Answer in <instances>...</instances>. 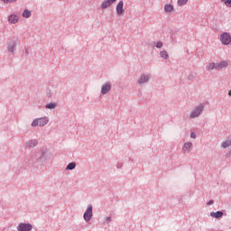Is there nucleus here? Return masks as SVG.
I'll list each match as a JSON object with an SVG mask.
<instances>
[{
    "label": "nucleus",
    "mask_w": 231,
    "mask_h": 231,
    "mask_svg": "<svg viewBox=\"0 0 231 231\" xmlns=\"http://www.w3.org/2000/svg\"><path fill=\"white\" fill-rule=\"evenodd\" d=\"M49 161H51V152H49L45 148H42L40 151L32 154V162L33 163H47Z\"/></svg>",
    "instance_id": "1"
},
{
    "label": "nucleus",
    "mask_w": 231,
    "mask_h": 231,
    "mask_svg": "<svg viewBox=\"0 0 231 231\" xmlns=\"http://www.w3.org/2000/svg\"><path fill=\"white\" fill-rule=\"evenodd\" d=\"M202 113H204V105L200 103L190 110V113H189V119H198L202 116Z\"/></svg>",
    "instance_id": "2"
},
{
    "label": "nucleus",
    "mask_w": 231,
    "mask_h": 231,
    "mask_svg": "<svg viewBox=\"0 0 231 231\" xmlns=\"http://www.w3.org/2000/svg\"><path fill=\"white\" fill-rule=\"evenodd\" d=\"M49 124V117L48 116H42L35 118L32 121L30 124V126L32 128H36V127H43Z\"/></svg>",
    "instance_id": "3"
},
{
    "label": "nucleus",
    "mask_w": 231,
    "mask_h": 231,
    "mask_svg": "<svg viewBox=\"0 0 231 231\" xmlns=\"http://www.w3.org/2000/svg\"><path fill=\"white\" fill-rule=\"evenodd\" d=\"M150 81L151 73H141V75L137 77V85H139L140 87L149 84Z\"/></svg>",
    "instance_id": "4"
},
{
    "label": "nucleus",
    "mask_w": 231,
    "mask_h": 231,
    "mask_svg": "<svg viewBox=\"0 0 231 231\" xmlns=\"http://www.w3.org/2000/svg\"><path fill=\"white\" fill-rule=\"evenodd\" d=\"M219 42L224 46L231 45V34L229 32H221L219 34Z\"/></svg>",
    "instance_id": "5"
},
{
    "label": "nucleus",
    "mask_w": 231,
    "mask_h": 231,
    "mask_svg": "<svg viewBox=\"0 0 231 231\" xmlns=\"http://www.w3.org/2000/svg\"><path fill=\"white\" fill-rule=\"evenodd\" d=\"M91 218H93V206L88 205V208H86V212H84V221L88 223L91 221Z\"/></svg>",
    "instance_id": "6"
},
{
    "label": "nucleus",
    "mask_w": 231,
    "mask_h": 231,
    "mask_svg": "<svg viewBox=\"0 0 231 231\" xmlns=\"http://www.w3.org/2000/svg\"><path fill=\"white\" fill-rule=\"evenodd\" d=\"M110 90H112V83L110 81H106L101 85V96L108 95Z\"/></svg>",
    "instance_id": "7"
},
{
    "label": "nucleus",
    "mask_w": 231,
    "mask_h": 231,
    "mask_svg": "<svg viewBox=\"0 0 231 231\" xmlns=\"http://www.w3.org/2000/svg\"><path fill=\"white\" fill-rule=\"evenodd\" d=\"M7 51L9 52V55H14L16 51V41L11 40L7 42Z\"/></svg>",
    "instance_id": "8"
},
{
    "label": "nucleus",
    "mask_w": 231,
    "mask_h": 231,
    "mask_svg": "<svg viewBox=\"0 0 231 231\" xmlns=\"http://www.w3.org/2000/svg\"><path fill=\"white\" fill-rule=\"evenodd\" d=\"M32 228L30 223H20L16 226V231H32Z\"/></svg>",
    "instance_id": "9"
},
{
    "label": "nucleus",
    "mask_w": 231,
    "mask_h": 231,
    "mask_svg": "<svg viewBox=\"0 0 231 231\" xmlns=\"http://www.w3.org/2000/svg\"><path fill=\"white\" fill-rule=\"evenodd\" d=\"M192 151V143L185 142L183 143V146L181 147L182 154H189Z\"/></svg>",
    "instance_id": "10"
},
{
    "label": "nucleus",
    "mask_w": 231,
    "mask_h": 231,
    "mask_svg": "<svg viewBox=\"0 0 231 231\" xmlns=\"http://www.w3.org/2000/svg\"><path fill=\"white\" fill-rule=\"evenodd\" d=\"M115 4H116V0H103V2H101L100 8L101 10H106L110 8L112 5H115Z\"/></svg>",
    "instance_id": "11"
},
{
    "label": "nucleus",
    "mask_w": 231,
    "mask_h": 231,
    "mask_svg": "<svg viewBox=\"0 0 231 231\" xmlns=\"http://www.w3.org/2000/svg\"><path fill=\"white\" fill-rule=\"evenodd\" d=\"M116 15L118 16H123L124 15V1H120L118 2V4H116Z\"/></svg>",
    "instance_id": "12"
},
{
    "label": "nucleus",
    "mask_w": 231,
    "mask_h": 231,
    "mask_svg": "<svg viewBox=\"0 0 231 231\" xmlns=\"http://www.w3.org/2000/svg\"><path fill=\"white\" fill-rule=\"evenodd\" d=\"M205 69H206V71H208V72H211L213 70L219 71V70L223 69L222 68L214 66V62H209V63L206 64Z\"/></svg>",
    "instance_id": "13"
},
{
    "label": "nucleus",
    "mask_w": 231,
    "mask_h": 231,
    "mask_svg": "<svg viewBox=\"0 0 231 231\" xmlns=\"http://www.w3.org/2000/svg\"><path fill=\"white\" fill-rule=\"evenodd\" d=\"M214 66L224 69H227V67L229 66V62L227 60H220L217 62H214Z\"/></svg>",
    "instance_id": "14"
},
{
    "label": "nucleus",
    "mask_w": 231,
    "mask_h": 231,
    "mask_svg": "<svg viewBox=\"0 0 231 231\" xmlns=\"http://www.w3.org/2000/svg\"><path fill=\"white\" fill-rule=\"evenodd\" d=\"M7 21H8L9 24L14 25V24L18 23V15L11 14L8 16Z\"/></svg>",
    "instance_id": "15"
},
{
    "label": "nucleus",
    "mask_w": 231,
    "mask_h": 231,
    "mask_svg": "<svg viewBox=\"0 0 231 231\" xmlns=\"http://www.w3.org/2000/svg\"><path fill=\"white\" fill-rule=\"evenodd\" d=\"M24 146L28 148H34L38 146V140H28L24 143Z\"/></svg>",
    "instance_id": "16"
},
{
    "label": "nucleus",
    "mask_w": 231,
    "mask_h": 231,
    "mask_svg": "<svg viewBox=\"0 0 231 231\" xmlns=\"http://www.w3.org/2000/svg\"><path fill=\"white\" fill-rule=\"evenodd\" d=\"M220 147H221V149H227V148L231 147V138H229L224 142H221Z\"/></svg>",
    "instance_id": "17"
},
{
    "label": "nucleus",
    "mask_w": 231,
    "mask_h": 231,
    "mask_svg": "<svg viewBox=\"0 0 231 231\" xmlns=\"http://www.w3.org/2000/svg\"><path fill=\"white\" fill-rule=\"evenodd\" d=\"M223 217L222 211L210 212V217L219 219Z\"/></svg>",
    "instance_id": "18"
},
{
    "label": "nucleus",
    "mask_w": 231,
    "mask_h": 231,
    "mask_svg": "<svg viewBox=\"0 0 231 231\" xmlns=\"http://www.w3.org/2000/svg\"><path fill=\"white\" fill-rule=\"evenodd\" d=\"M173 12V5L166 4L164 5V13L171 14Z\"/></svg>",
    "instance_id": "19"
},
{
    "label": "nucleus",
    "mask_w": 231,
    "mask_h": 231,
    "mask_svg": "<svg viewBox=\"0 0 231 231\" xmlns=\"http://www.w3.org/2000/svg\"><path fill=\"white\" fill-rule=\"evenodd\" d=\"M57 108V103H49L45 105V109L47 110H55Z\"/></svg>",
    "instance_id": "20"
},
{
    "label": "nucleus",
    "mask_w": 231,
    "mask_h": 231,
    "mask_svg": "<svg viewBox=\"0 0 231 231\" xmlns=\"http://www.w3.org/2000/svg\"><path fill=\"white\" fill-rule=\"evenodd\" d=\"M76 169V162H70L67 164V167L64 168V171H74Z\"/></svg>",
    "instance_id": "21"
},
{
    "label": "nucleus",
    "mask_w": 231,
    "mask_h": 231,
    "mask_svg": "<svg viewBox=\"0 0 231 231\" xmlns=\"http://www.w3.org/2000/svg\"><path fill=\"white\" fill-rule=\"evenodd\" d=\"M159 56H161V59H162V60L170 59V55L168 54V51H161V53H159Z\"/></svg>",
    "instance_id": "22"
},
{
    "label": "nucleus",
    "mask_w": 231,
    "mask_h": 231,
    "mask_svg": "<svg viewBox=\"0 0 231 231\" xmlns=\"http://www.w3.org/2000/svg\"><path fill=\"white\" fill-rule=\"evenodd\" d=\"M30 16H32V11L24 9V11H23V18L28 19Z\"/></svg>",
    "instance_id": "23"
},
{
    "label": "nucleus",
    "mask_w": 231,
    "mask_h": 231,
    "mask_svg": "<svg viewBox=\"0 0 231 231\" xmlns=\"http://www.w3.org/2000/svg\"><path fill=\"white\" fill-rule=\"evenodd\" d=\"M112 222V217H103V225H109Z\"/></svg>",
    "instance_id": "24"
},
{
    "label": "nucleus",
    "mask_w": 231,
    "mask_h": 231,
    "mask_svg": "<svg viewBox=\"0 0 231 231\" xmlns=\"http://www.w3.org/2000/svg\"><path fill=\"white\" fill-rule=\"evenodd\" d=\"M153 45H154V48H156L158 50H160V49H162V47H163V43H162V42H160V41L154 42Z\"/></svg>",
    "instance_id": "25"
},
{
    "label": "nucleus",
    "mask_w": 231,
    "mask_h": 231,
    "mask_svg": "<svg viewBox=\"0 0 231 231\" xmlns=\"http://www.w3.org/2000/svg\"><path fill=\"white\" fill-rule=\"evenodd\" d=\"M221 3L226 5L227 8H231V0H221Z\"/></svg>",
    "instance_id": "26"
},
{
    "label": "nucleus",
    "mask_w": 231,
    "mask_h": 231,
    "mask_svg": "<svg viewBox=\"0 0 231 231\" xmlns=\"http://www.w3.org/2000/svg\"><path fill=\"white\" fill-rule=\"evenodd\" d=\"M0 1L5 5H13L16 3L17 0H0Z\"/></svg>",
    "instance_id": "27"
},
{
    "label": "nucleus",
    "mask_w": 231,
    "mask_h": 231,
    "mask_svg": "<svg viewBox=\"0 0 231 231\" xmlns=\"http://www.w3.org/2000/svg\"><path fill=\"white\" fill-rule=\"evenodd\" d=\"M189 0H178V6H184Z\"/></svg>",
    "instance_id": "28"
},
{
    "label": "nucleus",
    "mask_w": 231,
    "mask_h": 231,
    "mask_svg": "<svg viewBox=\"0 0 231 231\" xmlns=\"http://www.w3.org/2000/svg\"><path fill=\"white\" fill-rule=\"evenodd\" d=\"M189 137H190V139L196 140L197 134L195 133H190Z\"/></svg>",
    "instance_id": "29"
},
{
    "label": "nucleus",
    "mask_w": 231,
    "mask_h": 231,
    "mask_svg": "<svg viewBox=\"0 0 231 231\" xmlns=\"http://www.w3.org/2000/svg\"><path fill=\"white\" fill-rule=\"evenodd\" d=\"M122 167H123V163L122 162L116 163V169L120 170V169H122Z\"/></svg>",
    "instance_id": "30"
},
{
    "label": "nucleus",
    "mask_w": 231,
    "mask_h": 231,
    "mask_svg": "<svg viewBox=\"0 0 231 231\" xmlns=\"http://www.w3.org/2000/svg\"><path fill=\"white\" fill-rule=\"evenodd\" d=\"M206 205H208V206L214 205V200H209V201L206 202Z\"/></svg>",
    "instance_id": "31"
},
{
    "label": "nucleus",
    "mask_w": 231,
    "mask_h": 231,
    "mask_svg": "<svg viewBox=\"0 0 231 231\" xmlns=\"http://www.w3.org/2000/svg\"><path fill=\"white\" fill-rule=\"evenodd\" d=\"M51 95H53L51 90H47V97H51Z\"/></svg>",
    "instance_id": "32"
},
{
    "label": "nucleus",
    "mask_w": 231,
    "mask_h": 231,
    "mask_svg": "<svg viewBox=\"0 0 231 231\" xmlns=\"http://www.w3.org/2000/svg\"><path fill=\"white\" fill-rule=\"evenodd\" d=\"M188 79H189V80H191V79H192V76L189 75V76L188 77Z\"/></svg>",
    "instance_id": "33"
},
{
    "label": "nucleus",
    "mask_w": 231,
    "mask_h": 231,
    "mask_svg": "<svg viewBox=\"0 0 231 231\" xmlns=\"http://www.w3.org/2000/svg\"><path fill=\"white\" fill-rule=\"evenodd\" d=\"M228 95H229V97H231V91H229Z\"/></svg>",
    "instance_id": "34"
},
{
    "label": "nucleus",
    "mask_w": 231,
    "mask_h": 231,
    "mask_svg": "<svg viewBox=\"0 0 231 231\" xmlns=\"http://www.w3.org/2000/svg\"><path fill=\"white\" fill-rule=\"evenodd\" d=\"M1 231H5V229H4V230H1Z\"/></svg>",
    "instance_id": "35"
}]
</instances>
